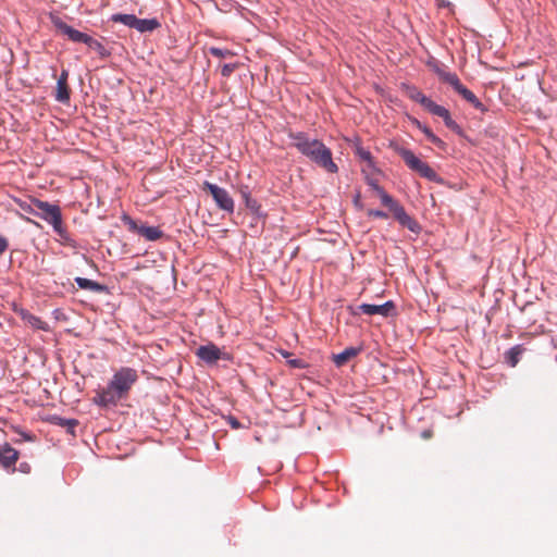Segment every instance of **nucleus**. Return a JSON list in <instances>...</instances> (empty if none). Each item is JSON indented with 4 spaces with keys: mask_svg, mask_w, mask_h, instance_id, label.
Wrapping results in <instances>:
<instances>
[{
    "mask_svg": "<svg viewBox=\"0 0 557 557\" xmlns=\"http://www.w3.org/2000/svg\"><path fill=\"white\" fill-rule=\"evenodd\" d=\"M289 136L293 140L292 145L318 168L330 174H336L338 172V166L333 160L331 149L321 140L310 138L304 133H290Z\"/></svg>",
    "mask_w": 557,
    "mask_h": 557,
    "instance_id": "1",
    "label": "nucleus"
},
{
    "mask_svg": "<svg viewBox=\"0 0 557 557\" xmlns=\"http://www.w3.org/2000/svg\"><path fill=\"white\" fill-rule=\"evenodd\" d=\"M393 149L401 157L410 170L419 173L422 177L431 182L443 183V180L437 173L426 162L421 161L411 150L399 145H393Z\"/></svg>",
    "mask_w": 557,
    "mask_h": 557,
    "instance_id": "2",
    "label": "nucleus"
},
{
    "mask_svg": "<svg viewBox=\"0 0 557 557\" xmlns=\"http://www.w3.org/2000/svg\"><path fill=\"white\" fill-rule=\"evenodd\" d=\"M393 149L401 157L410 170L419 173L422 177L431 182L443 183V180L437 173L426 162L421 161L411 150L399 145H393Z\"/></svg>",
    "mask_w": 557,
    "mask_h": 557,
    "instance_id": "3",
    "label": "nucleus"
},
{
    "mask_svg": "<svg viewBox=\"0 0 557 557\" xmlns=\"http://www.w3.org/2000/svg\"><path fill=\"white\" fill-rule=\"evenodd\" d=\"M393 149L401 157L410 170L419 173L422 177L431 182L443 183V180L437 173L426 162L421 161L411 150L399 145H393Z\"/></svg>",
    "mask_w": 557,
    "mask_h": 557,
    "instance_id": "4",
    "label": "nucleus"
},
{
    "mask_svg": "<svg viewBox=\"0 0 557 557\" xmlns=\"http://www.w3.org/2000/svg\"><path fill=\"white\" fill-rule=\"evenodd\" d=\"M380 198L382 203L387 207L394 214L395 219L409 231L413 233L420 232V226L414 219H412L396 200L393 199L386 191L380 190Z\"/></svg>",
    "mask_w": 557,
    "mask_h": 557,
    "instance_id": "5",
    "label": "nucleus"
},
{
    "mask_svg": "<svg viewBox=\"0 0 557 557\" xmlns=\"http://www.w3.org/2000/svg\"><path fill=\"white\" fill-rule=\"evenodd\" d=\"M137 370L129 367H122L114 372L109 381L111 387H114L124 398L128 396L133 385L138 381Z\"/></svg>",
    "mask_w": 557,
    "mask_h": 557,
    "instance_id": "6",
    "label": "nucleus"
},
{
    "mask_svg": "<svg viewBox=\"0 0 557 557\" xmlns=\"http://www.w3.org/2000/svg\"><path fill=\"white\" fill-rule=\"evenodd\" d=\"M33 206L35 208H30V213L42 219L51 226L59 224L62 220L61 209L58 205L33 198Z\"/></svg>",
    "mask_w": 557,
    "mask_h": 557,
    "instance_id": "7",
    "label": "nucleus"
},
{
    "mask_svg": "<svg viewBox=\"0 0 557 557\" xmlns=\"http://www.w3.org/2000/svg\"><path fill=\"white\" fill-rule=\"evenodd\" d=\"M202 188L210 191L216 207L227 213H233L235 209V202L231 197L230 193L213 183L208 181L203 182Z\"/></svg>",
    "mask_w": 557,
    "mask_h": 557,
    "instance_id": "8",
    "label": "nucleus"
},
{
    "mask_svg": "<svg viewBox=\"0 0 557 557\" xmlns=\"http://www.w3.org/2000/svg\"><path fill=\"white\" fill-rule=\"evenodd\" d=\"M122 399L124 397L114 387H111L109 382L106 387L96 391L92 403L100 408L108 409L117 406Z\"/></svg>",
    "mask_w": 557,
    "mask_h": 557,
    "instance_id": "9",
    "label": "nucleus"
},
{
    "mask_svg": "<svg viewBox=\"0 0 557 557\" xmlns=\"http://www.w3.org/2000/svg\"><path fill=\"white\" fill-rule=\"evenodd\" d=\"M122 221L128 226V230L139 234L147 240L154 242L163 236L159 226L138 225L135 220L128 215H123Z\"/></svg>",
    "mask_w": 557,
    "mask_h": 557,
    "instance_id": "10",
    "label": "nucleus"
},
{
    "mask_svg": "<svg viewBox=\"0 0 557 557\" xmlns=\"http://www.w3.org/2000/svg\"><path fill=\"white\" fill-rule=\"evenodd\" d=\"M358 309L368 315H382V317H389L395 311V305L392 300L386 301L383 305H370V304H362L358 307Z\"/></svg>",
    "mask_w": 557,
    "mask_h": 557,
    "instance_id": "11",
    "label": "nucleus"
},
{
    "mask_svg": "<svg viewBox=\"0 0 557 557\" xmlns=\"http://www.w3.org/2000/svg\"><path fill=\"white\" fill-rule=\"evenodd\" d=\"M51 22L53 26L66 36L73 42H82L84 39L85 33L75 29L74 27L67 25L63 22L59 16H51Z\"/></svg>",
    "mask_w": 557,
    "mask_h": 557,
    "instance_id": "12",
    "label": "nucleus"
},
{
    "mask_svg": "<svg viewBox=\"0 0 557 557\" xmlns=\"http://www.w3.org/2000/svg\"><path fill=\"white\" fill-rule=\"evenodd\" d=\"M196 355L198 358L209 364L215 363L219 359L222 358L221 349L212 343L200 346L197 349Z\"/></svg>",
    "mask_w": 557,
    "mask_h": 557,
    "instance_id": "13",
    "label": "nucleus"
},
{
    "mask_svg": "<svg viewBox=\"0 0 557 557\" xmlns=\"http://www.w3.org/2000/svg\"><path fill=\"white\" fill-rule=\"evenodd\" d=\"M18 459V451L14 449L10 444L5 443L0 446V463L4 469L15 470L14 466Z\"/></svg>",
    "mask_w": 557,
    "mask_h": 557,
    "instance_id": "14",
    "label": "nucleus"
},
{
    "mask_svg": "<svg viewBox=\"0 0 557 557\" xmlns=\"http://www.w3.org/2000/svg\"><path fill=\"white\" fill-rule=\"evenodd\" d=\"M441 82L448 84L454 88L456 92H458L465 85L460 82L459 77L456 73L445 71L443 69L437 67L435 70Z\"/></svg>",
    "mask_w": 557,
    "mask_h": 557,
    "instance_id": "15",
    "label": "nucleus"
},
{
    "mask_svg": "<svg viewBox=\"0 0 557 557\" xmlns=\"http://www.w3.org/2000/svg\"><path fill=\"white\" fill-rule=\"evenodd\" d=\"M54 233L60 237L62 245L75 248L77 246L76 240L70 235V233L63 226V220H60L59 224L52 225Z\"/></svg>",
    "mask_w": 557,
    "mask_h": 557,
    "instance_id": "16",
    "label": "nucleus"
},
{
    "mask_svg": "<svg viewBox=\"0 0 557 557\" xmlns=\"http://www.w3.org/2000/svg\"><path fill=\"white\" fill-rule=\"evenodd\" d=\"M355 153L367 165V168L362 169V172L372 173L375 170L373 158L369 150L364 149L362 146L357 145L355 148Z\"/></svg>",
    "mask_w": 557,
    "mask_h": 557,
    "instance_id": "17",
    "label": "nucleus"
},
{
    "mask_svg": "<svg viewBox=\"0 0 557 557\" xmlns=\"http://www.w3.org/2000/svg\"><path fill=\"white\" fill-rule=\"evenodd\" d=\"M157 18H138L136 17L134 28L140 33L153 32L160 27Z\"/></svg>",
    "mask_w": 557,
    "mask_h": 557,
    "instance_id": "18",
    "label": "nucleus"
},
{
    "mask_svg": "<svg viewBox=\"0 0 557 557\" xmlns=\"http://www.w3.org/2000/svg\"><path fill=\"white\" fill-rule=\"evenodd\" d=\"M75 283L77 284V286L79 288L88 289V290H91L95 293L104 292L107 288L104 285H102L96 281L86 278V277H81V276L75 277Z\"/></svg>",
    "mask_w": 557,
    "mask_h": 557,
    "instance_id": "19",
    "label": "nucleus"
},
{
    "mask_svg": "<svg viewBox=\"0 0 557 557\" xmlns=\"http://www.w3.org/2000/svg\"><path fill=\"white\" fill-rule=\"evenodd\" d=\"M360 349L355 347H348L342 352L333 356V361L337 367H343L346 364L350 359L356 357L359 354Z\"/></svg>",
    "mask_w": 557,
    "mask_h": 557,
    "instance_id": "20",
    "label": "nucleus"
},
{
    "mask_svg": "<svg viewBox=\"0 0 557 557\" xmlns=\"http://www.w3.org/2000/svg\"><path fill=\"white\" fill-rule=\"evenodd\" d=\"M21 318L34 329L42 331H47L48 329V325L45 321H42L39 317L30 313L27 310H21Z\"/></svg>",
    "mask_w": 557,
    "mask_h": 557,
    "instance_id": "21",
    "label": "nucleus"
},
{
    "mask_svg": "<svg viewBox=\"0 0 557 557\" xmlns=\"http://www.w3.org/2000/svg\"><path fill=\"white\" fill-rule=\"evenodd\" d=\"M524 348L522 345H516L505 352V360L510 367H516L523 354Z\"/></svg>",
    "mask_w": 557,
    "mask_h": 557,
    "instance_id": "22",
    "label": "nucleus"
},
{
    "mask_svg": "<svg viewBox=\"0 0 557 557\" xmlns=\"http://www.w3.org/2000/svg\"><path fill=\"white\" fill-rule=\"evenodd\" d=\"M242 198L245 201V206L253 213L259 214L260 205L256 199H253L250 195L248 186H244L240 188Z\"/></svg>",
    "mask_w": 557,
    "mask_h": 557,
    "instance_id": "23",
    "label": "nucleus"
},
{
    "mask_svg": "<svg viewBox=\"0 0 557 557\" xmlns=\"http://www.w3.org/2000/svg\"><path fill=\"white\" fill-rule=\"evenodd\" d=\"M458 94L469 103H471L475 109L484 111L485 108L483 103L478 99V97L469 90L466 86H463Z\"/></svg>",
    "mask_w": 557,
    "mask_h": 557,
    "instance_id": "24",
    "label": "nucleus"
},
{
    "mask_svg": "<svg viewBox=\"0 0 557 557\" xmlns=\"http://www.w3.org/2000/svg\"><path fill=\"white\" fill-rule=\"evenodd\" d=\"M52 422L55 425L65 428L66 431L71 434H74L75 428L78 425V421L76 419H66V418L57 417V416L52 418Z\"/></svg>",
    "mask_w": 557,
    "mask_h": 557,
    "instance_id": "25",
    "label": "nucleus"
},
{
    "mask_svg": "<svg viewBox=\"0 0 557 557\" xmlns=\"http://www.w3.org/2000/svg\"><path fill=\"white\" fill-rule=\"evenodd\" d=\"M136 17L137 16L135 14L115 13L111 15L110 21L114 23H122L125 26L134 28Z\"/></svg>",
    "mask_w": 557,
    "mask_h": 557,
    "instance_id": "26",
    "label": "nucleus"
},
{
    "mask_svg": "<svg viewBox=\"0 0 557 557\" xmlns=\"http://www.w3.org/2000/svg\"><path fill=\"white\" fill-rule=\"evenodd\" d=\"M55 100L61 103H67L70 101V89L67 83L57 82L55 88Z\"/></svg>",
    "mask_w": 557,
    "mask_h": 557,
    "instance_id": "27",
    "label": "nucleus"
},
{
    "mask_svg": "<svg viewBox=\"0 0 557 557\" xmlns=\"http://www.w3.org/2000/svg\"><path fill=\"white\" fill-rule=\"evenodd\" d=\"M416 124L418 128L425 135L429 141L440 148L444 147V141L437 137L428 126L422 125L419 121H416Z\"/></svg>",
    "mask_w": 557,
    "mask_h": 557,
    "instance_id": "28",
    "label": "nucleus"
},
{
    "mask_svg": "<svg viewBox=\"0 0 557 557\" xmlns=\"http://www.w3.org/2000/svg\"><path fill=\"white\" fill-rule=\"evenodd\" d=\"M407 96L416 101L419 102L423 108L426 106V103L430 101V98L422 94L418 88L416 87H408L407 88Z\"/></svg>",
    "mask_w": 557,
    "mask_h": 557,
    "instance_id": "29",
    "label": "nucleus"
},
{
    "mask_svg": "<svg viewBox=\"0 0 557 557\" xmlns=\"http://www.w3.org/2000/svg\"><path fill=\"white\" fill-rule=\"evenodd\" d=\"M424 109L428 110L430 113L442 119H444V116L449 112L446 108L435 103L432 99H430Z\"/></svg>",
    "mask_w": 557,
    "mask_h": 557,
    "instance_id": "30",
    "label": "nucleus"
},
{
    "mask_svg": "<svg viewBox=\"0 0 557 557\" xmlns=\"http://www.w3.org/2000/svg\"><path fill=\"white\" fill-rule=\"evenodd\" d=\"M281 356L287 358L286 363L292 369H304L307 367V363L302 359H299V358L292 359V358H289L290 354L287 351H284L282 349H281Z\"/></svg>",
    "mask_w": 557,
    "mask_h": 557,
    "instance_id": "31",
    "label": "nucleus"
},
{
    "mask_svg": "<svg viewBox=\"0 0 557 557\" xmlns=\"http://www.w3.org/2000/svg\"><path fill=\"white\" fill-rule=\"evenodd\" d=\"M208 51L211 55L220 59L232 58L235 55V53L232 50L222 49L218 47H210Z\"/></svg>",
    "mask_w": 557,
    "mask_h": 557,
    "instance_id": "32",
    "label": "nucleus"
},
{
    "mask_svg": "<svg viewBox=\"0 0 557 557\" xmlns=\"http://www.w3.org/2000/svg\"><path fill=\"white\" fill-rule=\"evenodd\" d=\"M90 49L95 50L98 55L102 59L110 57L111 52L99 41L95 40L92 45H90Z\"/></svg>",
    "mask_w": 557,
    "mask_h": 557,
    "instance_id": "33",
    "label": "nucleus"
},
{
    "mask_svg": "<svg viewBox=\"0 0 557 557\" xmlns=\"http://www.w3.org/2000/svg\"><path fill=\"white\" fill-rule=\"evenodd\" d=\"M237 67L238 63H225L222 65L221 75L223 77H230Z\"/></svg>",
    "mask_w": 557,
    "mask_h": 557,
    "instance_id": "34",
    "label": "nucleus"
},
{
    "mask_svg": "<svg viewBox=\"0 0 557 557\" xmlns=\"http://www.w3.org/2000/svg\"><path fill=\"white\" fill-rule=\"evenodd\" d=\"M443 121L449 129L455 131V132L460 131L459 125L451 119L449 112L444 116Z\"/></svg>",
    "mask_w": 557,
    "mask_h": 557,
    "instance_id": "35",
    "label": "nucleus"
},
{
    "mask_svg": "<svg viewBox=\"0 0 557 557\" xmlns=\"http://www.w3.org/2000/svg\"><path fill=\"white\" fill-rule=\"evenodd\" d=\"M225 419H226L227 424L234 430L244 428V425L240 423V421L237 418H235L234 416L230 414Z\"/></svg>",
    "mask_w": 557,
    "mask_h": 557,
    "instance_id": "36",
    "label": "nucleus"
},
{
    "mask_svg": "<svg viewBox=\"0 0 557 557\" xmlns=\"http://www.w3.org/2000/svg\"><path fill=\"white\" fill-rule=\"evenodd\" d=\"M370 216L380 218V219H386L387 213L381 210H370L368 213Z\"/></svg>",
    "mask_w": 557,
    "mask_h": 557,
    "instance_id": "37",
    "label": "nucleus"
},
{
    "mask_svg": "<svg viewBox=\"0 0 557 557\" xmlns=\"http://www.w3.org/2000/svg\"><path fill=\"white\" fill-rule=\"evenodd\" d=\"M9 243L5 237L0 235V256L8 249Z\"/></svg>",
    "mask_w": 557,
    "mask_h": 557,
    "instance_id": "38",
    "label": "nucleus"
},
{
    "mask_svg": "<svg viewBox=\"0 0 557 557\" xmlns=\"http://www.w3.org/2000/svg\"><path fill=\"white\" fill-rule=\"evenodd\" d=\"M18 471L22 472V473H29L30 472V465L28 462H21L18 465Z\"/></svg>",
    "mask_w": 557,
    "mask_h": 557,
    "instance_id": "39",
    "label": "nucleus"
},
{
    "mask_svg": "<svg viewBox=\"0 0 557 557\" xmlns=\"http://www.w3.org/2000/svg\"><path fill=\"white\" fill-rule=\"evenodd\" d=\"M368 183L377 193L379 196H380V190L385 191L375 181L369 180Z\"/></svg>",
    "mask_w": 557,
    "mask_h": 557,
    "instance_id": "40",
    "label": "nucleus"
},
{
    "mask_svg": "<svg viewBox=\"0 0 557 557\" xmlns=\"http://www.w3.org/2000/svg\"><path fill=\"white\" fill-rule=\"evenodd\" d=\"M95 40V38L85 33L82 44H85L88 48H90V45H92Z\"/></svg>",
    "mask_w": 557,
    "mask_h": 557,
    "instance_id": "41",
    "label": "nucleus"
},
{
    "mask_svg": "<svg viewBox=\"0 0 557 557\" xmlns=\"http://www.w3.org/2000/svg\"><path fill=\"white\" fill-rule=\"evenodd\" d=\"M69 72L66 70H62L57 82L59 83H67Z\"/></svg>",
    "mask_w": 557,
    "mask_h": 557,
    "instance_id": "42",
    "label": "nucleus"
},
{
    "mask_svg": "<svg viewBox=\"0 0 557 557\" xmlns=\"http://www.w3.org/2000/svg\"><path fill=\"white\" fill-rule=\"evenodd\" d=\"M20 207L22 208V210L30 213V208H35V206H33V199H30V202L29 203H26V202H22L20 205Z\"/></svg>",
    "mask_w": 557,
    "mask_h": 557,
    "instance_id": "43",
    "label": "nucleus"
},
{
    "mask_svg": "<svg viewBox=\"0 0 557 557\" xmlns=\"http://www.w3.org/2000/svg\"><path fill=\"white\" fill-rule=\"evenodd\" d=\"M294 412L297 416L298 420L300 421L301 410L299 407H294Z\"/></svg>",
    "mask_w": 557,
    "mask_h": 557,
    "instance_id": "44",
    "label": "nucleus"
},
{
    "mask_svg": "<svg viewBox=\"0 0 557 557\" xmlns=\"http://www.w3.org/2000/svg\"><path fill=\"white\" fill-rule=\"evenodd\" d=\"M22 435H23V438L26 440V441L33 440V437L29 434H27V433H22Z\"/></svg>",
    "mask_w": 557,
    "mask_h": 557,
    "instance_id": "45",
    "label": "nucleus"
},
{
    "mask_svg": "<svg viewBox=\"0 0 557 557\" xmlns=\"http://www.w3.org/2000/svg\"><path fill=\"white\" fill-rule=\"evenodd\" d=\"M423 436H424L425 438H428V437H430V433H429V432H424V433H423Z\"/></svg>",
    "mask_w": 557,
    "mask_h": 557,
    "instance_id": "46",
    "label": "nucleus"
}]
</instances>
